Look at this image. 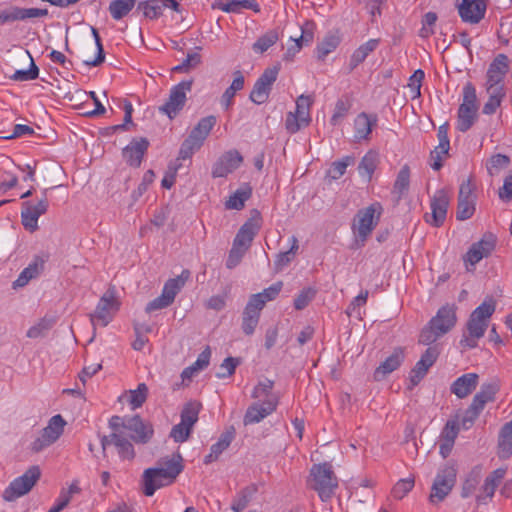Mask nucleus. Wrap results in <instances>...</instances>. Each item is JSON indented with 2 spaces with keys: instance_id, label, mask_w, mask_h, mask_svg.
Segmentation results:
<instances>
[{
  "instance_id": "obj_1",
  "label": "nucleus",
  "mask_w": 512,
  "mask_h": 512,
  "mask_svg": "<svg viewBox=\"0 0 512 512\" xmlns=\"http://www.w3.org/2000/svg\"><path fill=\"white\" fill-rule=\"evenodd\" d=\"M183 469V458L180 454L159 459L156 467L147 468L142 474L143 494L153 496L158 489L172 484Z\"/></svg>"
},
{
  "instance_id": "obj_2",
  "label": "nucleus",
  "mask_w": 512,
  "mask_h": 512,
  "mask_svg": "<svg viewBox=\"0 0 512 512\" xmlns=\"http://www.w3.org/2000/svg\"><path fill=\"white\" fill-rule=\"evenodd\" d=\"M457 307L454 304L442 306L428 324L421 330L419 343L430 345L438 338L448 333L456 324Z\"/></svg>"
},
{
  "instance_id": "obj_3",
  "label": "nucleus",
  "mask_w": 512,
  "mask_h": 512,
  "mask_svg": "<svg viewBox=\"0 0 512 512\" xmlns=\"http://www.w3.org/2000/svg\"><path fill=\"white\" fill-rule=\"evenodd\" d=\"M307 483L323 502L330 500L338 488V478L328 462L314 464L310 469Z\"/></svg>"
},
{
  "instance_id": "obj_4",
  "label": "nucleus",
  "mask_w": 512,
  "mask_h": 512,
  "mask_svg": "<svg viewBox=\"0 0 512 512\" xmlns=\"http://www.w3.org/2000/svg\"><path fill=\"white\" fill-rule=\"evenodd\" d=\"M383 207L379 202L360 209L355 215L352 231L358 241L364 243L378 225Z\"/></svg>"
},
{
  "instance_id": "obj_5",
  "label": "nucleus",
  "mask_w": 512,
  "mask_h": 512,
  "mask_svg": "<svg viewBox=\"0 0 512 512\" xmlns=\"http://www.w3.org/2000/svg\"><path fill=\"white\" fill-rule=\"evenodd\" d=\"M190 275V271L185 269L177 277L168 279L164 284L161 295L150 301L146 305L145 311L151 313L169 307L189 280Z\"/></svg>"
},
{
  "instance_id": "obj_6",
  "label": "nucleus",
  "mask_w": 512,
  "mask_h": 512,
  "mask_svg": "<svg viewBox=\"0 0 512 512\" xmlns=\"http://www.w3.org/2000/svg\"><path fill=\"white\" fill-rule=\"evenodd\" d=\"M457 477V470L454 465L446 464L441 467L433 481L429 501L432 504L442 502L452 491Z\"/></svg>"
},
{
  "instance_id": "obj_7",
  "label": "nucleus",
  "mask_w": 512,
  "mask_h": 512,
  "mask_svg": "<svg viewBox=\"0 0 512 512\" xmlns=\"http://www.w3.org/2000/svg\"><path fill=\"white\" fill-rule=\"evenodd\" d=\"M38 466H31L23 475L15 478L3 492L5 501H14L27 494L40 479Z\"/></svg>"
},
{
  "instance_id": "obj_8",
  "label": "nucleus",
  "mask_w": 512,
  "mask_h": 512,
  "mask_svg": "<svg viewBox=\"0 0 512 512\" xmlns=\"http://www.w3.org/2000/svg\"><path fill=\"white\" fill-rule=\"evenodd\" d=\"M313 101L309 95H300L297 98L295 111L288 112L285 119V127L290 134H294L310 124V108Z\"/></svg>"
},
{
  "instance_id": "obj_9",
  "label": "nucleus",
  "mask_w": 512,
  "mask_h": 512,
  "mask_svg": "<svg viewBox=\"0 0 512 512\" xmlns=\"http://www.w3.org/2000/svg\"><path fill=\"white\" fill-rule=\"evenodd\" d=\"M119 309V303L113 290H108L100 298L95 312L90 314L91 324L95 327L100 325L107 326L113 319L116 311Z\"/></svg>"
},
{
  "instance_id": "obj_10",
  "label": "nucleus",
  "mask_w": 512,
  "mask_h": 512,
  "mask_svg": "<svg viewBox=\"0 0 512 512\" xmlns=\"http://www.w3.org/2000/svg\"><path fill=\"white\" fill-rule=\"evenodd\" d=\"M192 80L181 81L179 84L172 87L170 95L165 104L159 110L166 114L170 119H173L183 109L186 102V94L192 89Z\"/></svg>"
},
{
  "instance_id": "obj_11",
  "label": "nucleus",
  "mask_w": 512,
  "mask_h": 512,
  "mask_svg": "<svg viewBox=\"0 0 512 512\" xmlns=\"http://www.w3.org/2000/svg\"><path fill=\"white\" fill-rule=\"evenodd\" d=\"M495 311L494 301H484L470 315L467 330L470 335L483 337L488 327V320Z\"/></svg>"
},
{
  "instance_id": "obj_12",
  "label": "nucleus",
  "mask_w": 512,
  "mask_h": 512,
  "mask_svg": "<svg viewBox=\"0 0 512 512\" xmlns=\"http://www.w3.org/2000/svg\"><path fill=\"white\" fill-rule=\"evenodd\" d=\"M474 190L475 186L470 178L461 183L456 211L457 220L464 221L473 216L476 209V194Z\"/></svg>"
},
{
  "instance_id": "obj_13",
  "label": "nucleus",
  "mask_w": 512,
  "mask_h": 512,
  "mask_svg": "<svg viewBox=\"0 0 512 512\" xmlns=\"http://www.w3.org/2000/svg\"><path fill=\"white\" fill-rule=\"evenodd\" d=\"M279 69L277 67L266 68L256 80L250 93V100L257 104L265 103L270 95L272 86L277 80Z\"/></svg>"
},
{
  "instance_id": "obj_14",
  "label": "nucleus",
  "mask_w": 512,
  "mask_h": 512,
  "mask_svg": "<svg viewBox=\"0 0 512 512\" xmlns=\"http://www.w3.org/2000/svg\"><path fill=\"white\" fill-rule=\"evenodd\" d=\"M278 405L277 398H270L262 402H255L251 404L244 415L243 423L245 426L259 423L264 418L272 414Z\"/></svg>"
},
{
  "instance_id": "obj_15",
  "label": "nucleus",
  "mask_w": 512,
  "mask_h": 512,
  "mask_svg": "<svg viewBox=\"0 0 512 512\" xmlns=\"http://www.w3.org/2000/svg\"><path fill=\"white\" fill-rule=\"evenodd\" d=\"M448 206L447 193L444 190H438L431 199V215L426 216V221L435 227H440L446 219Z\"/></svg>"
},
{
  "instance_id": "obj_16",
  "label": "nucleus",
  "mask_w": 512,
  "mask_h": 512,
  "mask_svg": "<svg viewBox=\"0 0 512 512\" xmlns=\"http://www.w3.org/2000/svg\"><path fill=\"white\" fill-rule=\"evenodd\" d=\"M487 9L486 0H461L458 12L464 22L479 23L485 16Z\"/></svg>"
},
{
  "instance_id": "obj_17",
  "label": "nucleus",
  "mask_w": 512,
  "mask_h": 512,
  "mask_svg": "<svg viewBox=\"0 0 512 512\" xmlns=\"http://www.w3.org/2000/svg\"><path fill=\"white\" fill-rule=\"evenodd\" d=\"M126 430L130 432L131 439L140 444L148 443L154 434L152 425L138 415L127 417Z\"/></svg>"
},
{
  "instance_id": "obj_18",
  "label": "nucleus",
  "mask_w": 512,
  "mask_h": 512,
  "mask_svg": "<svg viewBox=\"0 0 512 512\" xmlns=\"http://www.w3.org/2000/svg\"><path fill=\"white\" fill-rule=\"evenodd\" d=\"M147 138H133L132 141L122 150V156L125 162L131 167H139L143 157L149 148Z\"/></svg>"
},
{
  "instance_id": "obj_19",
  "label": "nucleus",
  "mask_w": 512,
  "mask_h": 512,
  "mask_svg": "<svg viewBox=\"0 0 512 512\" xmlns=\"http://www.w3.org/2000/svg\"><path fill=\"white\" fill-rule=\"evenodd\" d=\"M47 15V9L12 6L9 9L0 12V25L29 18L45 17Z\"/></svg>"
},
{
  "instance_id": "obj_20",
  "label": "nucleus",
  "mask_w": 512,
  "mask_h": 512,
  "mask_svg": "<svg viewBox=\"0 0 512 512\" xmlns=\"http://www.w3.org/2000/svg\"><path fill=\"white\" fill-rule=\"evenodd\" d=\"M506 474V469L498 468L492 471L484 480L476 496L478 504H487L492 500L497 487L500 485Z\"/></svg>"
},
{
  "instance_id": "obj_21",
  "label": "nucleus",
  "mask_w": 512,
  "mask_h": 512,
  "mask_svg": "<svg viewBox=\"0 0 512 512\" xmlns=\"http://www.w3.org/2000/svg\"><path fill=\"white\" fill-rule=\"evenodd\" d=\"M495 248V241L492 237L483 238L480 241L472 244L467 253L464 256V261L467 265V270L472 271V268L468 267V264L474 267L483 258L488 257Z\"/></svg>"
},
{
  "instance_id": "obj_22",
  "label": "nucleus",
  "mask_w": 512,
  "mask_h": 512,
  "mask_svg": "<svg viewBox=\"0 0 512 512\" xmlns=\"http://www.w3.org/2000/svg\"><path fill=\"white\" fill-rule=\"evenodd\" d=\"M243 161L242 156L236 150H231L223 154L212 168V177H225L237 169Z\"/></svg>"
},
{
  "instance_id": "obj_23",
  "label": "nucleus",
  "mask_w": 512,
  "mask_h": 512,
  "mask_svg": "<svg viewBox=\"0 0 512 512\" xmlns=\"http://www.w3.org/2000/svg\"><path fill=\"white\" fill-rule=\"evenodd\" d=\"M110 445H114L117 448L118 454L122 459L131 460L135 457L134 447L125 434L111 433L108 436H103L101 438L102 449L105 450Z\"/></svg>"
},
{
  "instance_id": "obj_24",
  "label": "nucleus",
  "mask_w": 512,
  "mask_h": 512,
  "mask_svg": "<svg viewBox=\"0 0 512 512\" xmlns=\"http://www.w3.org/2000/svg\"><path fill=\"white\" fill-rule=\"evenodd\" d=\"M478 384L479 375L477 373H466L451 384L450 391L457 398L464 399L476 389Z\"/></svg>"
},
{
  "instance_id": "obj_25",
  "label": "nucleus",
  "mask_w": 512,
  "mask_h": 512,
  "mask_svg": "<svg viewBox=\"0 0 512 512\" xmlns=\"http://www.w3.org/2000/svg\"><path fill=\"white\" fill-rule=\"evenodd\" d=\"M404 350L401 347L395 348L393 353L388 356L375 370L374 378L379 381L388 374L395 371L404 361Z\"/></svg>"
},
{
  "instance_id": "obj_26",
  "label": "nucleus",
  "mask_w": 512,
  "mask_h": 512,
  "mask_svg": "<svg viewBox=\"0 0 512 512\" xmlns=\"http://www.w3.org/2000/svg\"><path fill=\"white\" fill-rule=\"evenodd\" d=\"M46 258L36 255L29 265L23 269L18 278L14 281V287H24L28 282L38 277L44 270Z\"/></svg>"
},
{
  "instance_id": "obj_27",
  "label": "nucleus",
  "mask_w": 512,
  "mask_h": 512,
  "mask_svg": "<svg viewBox=\"0 0 512 512\" xmlns=\"http://www.w3.org/2000/svg\"><path fill=\"white\" fill-rule=\"evenodd\" d=\"M509 69V58L506 54H498L489 65L487 81L495 84L503 83Z\"/></svg>"
},
{
  "instance_id": "obj_28",
  "label": "nucleus",
  "mask_w": 512,
  "mask_h": 512,
  "mask_svg": "<svg viewBox=\"0 0 512 512\" xmlns=\"http://www.w3.org/2000/svg\"><path fill=\"white\" fill-rule=\"evenodd\" d=\"M234 437V427H230L225 432H223L220 435L218 441L211 446L210 453L205 456L204 464H211L212 462L218 460L219 456L230 446Z\"/></svg>"
},
{
  "instance_id": "obj_29",
  "label": "nucleus",
  "mask_w": 512,
  "mask_h": 512,
  "mask_svg": "<svg viewBox=\"0 0 512 512\" xmlns=\"http://www.w3.org/2000/svg\"><path fill=\"white\" fill-rule=\"evenodd\" d=\"M245 78L241 71L233 73V81L221 96L220 104L225 111H228L234 104V97L237 92L244 88Z\"/></svg>"
},
{
  "instance_id": "obj_30",
  "label": "nucleus",
  "mask_w": 512,
  "mask_h": 512,
  "mask_svg": "<svg viewBox=\"0 0 512 512\" xmlns=\"http://www.w3.org/2000/svg\"><path fill=\"white\" fill-rule=\"evenodd\" d=\"M377 124V116L373 114H367L365 112L360 113L354 120V137L357 140H366L372 132V128Z\"/></svg>"
},
{
  "instance_id": "obj_31",
  "label": "nucleus",
  "mask_w": 512,
  "mask_h": 512,
  "mask_svg": "<svg viewBox=\"0 0 512 512\" xmlns=\"http://www.w3.org/2000/svg\"><path fill=\"white\" fill-rule=\"evenodd\" d=\"M448 128V123H444L438 129L437 136L439 140V145L438 147L435 148L434 151L431 152V156L434 159V163L432 164V168L434 170H439L442 167L441 154H448V150L450 147V142L448 138Z\"/></svg>"
},
{
  "instance_id": "obj_32",
  "label": "nucleus",
  "mask_w": 512,
  "mask_h": 512,
  "mask_svg": "<svg viewBox=\"0 0 512 512\" xmlns=\"http://www.w3.org/2000/svg\"><path fill=\"white\" fill-rule=\"evenodd\" d=\"M259 226L252 220L245 222L237 232L233 245L248 250L254 237L258 233Z\"/></svg>"
},
{
  "instance_id": "obj_33",
  "label": "nucleus",
  "mask_w": 512,
  "mask_h": 512,
  "mask_svg": "<svg viewBox=\"0 0 512 512\" xmlns=\"http://www.w3.org/2000/svg\"><path fill=\"white\" fill-rule=\"evenodd\" d=\"M499 389L500 386L497 381L483 383L480 390L474 395L472 403L483 410L487 403L495 400V396Z\"/></svg>"
},
{
  "instance_id": "obj_34",
  "label": "nucleus",
  "mask_w": 512,
  "mask_h": 512,
  "mask_svg": "<svg viewBox=\"0 0 512 512\" xmlns=\"http://www.w3.org/2000/svg\"><path fill=\"white\" fill-rule=\"evenodd\" d=\"M378 44V39H370L364 44L360 45L351 55L349 61V70L353 71L361 63H363L368 55L377 48Z\"/></svg>"
},
{
  "instance_id": "obj_35",
  "label": "nucleus",
  "mask_w": 512,
  "mask_h": 512,
  "mask_svg": "<svg viewBox=\"0 0 512 512\" xmlns=\"http://www.w3.org/2000/svg\"><path fill=\"white\" fill-rule=\"evenodd\" d=\"M498 449L500 458L506 459L512 455V420L506 423L500 431Z\"/></svg>"
},
{
  "instance_id": "obj_36",
  "label": "nucleus",
  "mask_w": 512,
  "mask_h": 512,
  "mask_svg": "<svg viewBox=\"0 0 512 512\" xmlns=\"http://www.w3.org/2000/svg\"><path fill=\"white\" fill-rule=\"evenodd\" d=\"M216 122L217 119L213 115L200 119L197 125L190 132L189 136H194V139L203 144Z\"/></svg>"
},
{
  "instance_id": "obj_37",
  "label": "nucleus",
  "mask_w": 512,
  "mask_h": 512,
  "mask_svg": "<svg viewBox=\"0 0 512 512\" xmlns=\"http://www.w3.org/2000/svg\"><path fill=\"white\" fill-rule=\"evenodd\" d=\"M66 421L60 414L50 418L47 426L41 430L54 443L60 438L64 432Z\"/></svg>"
},
{
  "instance_id": "obj_38",
  "label": "nucleus",
  "mask_w": 512,
  "mask_h": 512,
  "mask_svg": "<svg viewBox=\"0 0 512 512\" xmlns=\"http://www.w3.org/2000/svg\"><path fill=\"white\" fill-rule=\"evenodd\" d=\"M482 477V467L475 466L466 477L461 491L463 498H468L476 491Z\"/></svg>"
},
{
  "instance_id": "obj_39",
  "label": "nucleus",
  "mask_w": 512,
  "mask_h": 512,
  "mask_svg": "<svg viewBox=\"0 0 512 512\" xmlns=\"http://www.w3.org/2000/svg\"><path fill=\"white\" fill-rule=\"evenodd\" d=\"M289 242L291 244L290 249L285 252H280L276 256L274 265L277 271H281L290 264L299 249L298 239L295 236H291Z\"/></svg>"
},
{
  "instance_id": "obj_40",
  "label": "nucleus",
  "mask_w": 512,
  "mask_h": 512,
  "mask_svg": "<svg viewBox=\"0 0 512 512\" xmlns=\"http://www.w3.org/2000/svg\"><path fill=\"white\" fill-rule=\"evenodd\" d=\"M134 5L135 0H113L108 10L113 19L120 20L129 14Z\"/></svg>"
},
{
  "instance_id": "obj_41",
  "label": "nucleus",
  "mask_w": 512,
  "mask_h": 512,
  "mask_svg": "<svg viewBox=\"0 0 512 512\" xmlns=\"http://www.w3.org/2000/svg\"><path fill=\"white\" fill-rule=\"evenodd\" d=\"M257 488L255 485L248 486L241 490V492L233 499L231 509L234 512H243V510L250 503L253 495L256 493Z\"/></svg>"
},
{
  "instance_id": "obj_42",
  "label": "nucleus",
  "mask_w": 512,
  "mask_h": 512,
  "mask_svg": "<svg viewBox=\"0 0 512 512\" xmlns=\"http://www.w3.org/2000/svg\"><path fill=\"white\" fill-rule=\"evenodd\" d=\"M279 35L275 30H269L262 36H260L253 44L252 49L256 53H264L270 47L277 43Z\"/></svg>"
},
{
  "instance_id": "obj_43",
  "label": "nucleus",
  "mask_w": 512,
  "mask_h": 512,
  "mask_svg": "<svg viewBox=\"0 0 512 512\" xmlns=\"http://www.w3.org/2000/svg\"><path fill=\"white\" fill-rule=\"evenodd\" d=\"M410 184V168L408 165H404L398 172L397 178L393 186V193L397 194L398 198H401L409 188Z\"/></svg>"
},
{
  "instance_id": "obj_44",
  "label": "nucleus",
  "mask_w": 512,
  "mask_h": 512,
  "mask_svg": "<svg viewBox=\"0 0 512 512\" xmlns=\"http://www.w3.org/2000/svg\"><path fill=\"white\" fill-rule=\"evenodd\" d=\"M477 119V111L472 109H458L457 129L461 132L468 131Z\"/></svg>"
},
{
  "instance_id": "obj_45",
  "label": "nucleus",
  "mask_w": 512,
  "mask_h": 512,
  "mask_svg": "<svg viewBox=\"0 0 512 512\" xmlns=\"http://www.w3.org/2000/svg\"><path fill=\"white\" fill-rule=\"evenodd\" d=\"M378 163V156L375 152H368L360 161L358 166L359 174L371 179Z\"/></svg>"
},
{
  "instance_id": "obj_46",
  "label": "nucleus",
  "mask_w": 512,
  "mask_h": 512,
  "mask_svg": "<svg viewBox=\"0 0 512 512\" xmlns=\"http://www.w3.org/2000/svg\"><path fill=\"white\" fill-rule=\"evenodd\" d=\"M200 409L201 404L198 402L187 403L181 412V422L193 428L194 424L198 421Z\"/></svg>"
},
{
  "instance_id": "obj_47",
  "label": "nucleus",
  "mask_w": 512,
  "mask_h": 512,
  "mask_svg": "<svg viewBox=\"0 0 512 512\" xmlns=\"http://www.w3.org/2000/svg\"><path fill=\"white\" fill-rule=\"evenodd\" d=\"M250 196V189H238L225 202V207L227 209L241 210Z\"/></svg>"
},
{
  "instance_id": "obj_48",
  "label": "nucleus",
  "mask_w": 512,
  "mask_h": 512,
  "mask_svg": "<svg viewBox=\"0 0 512 512\" xmlns=\"http://www.w3.org/2000/svg\"><path fill=\"white\" fill-rule=\"evenodd\" d=\"M463 101L459 108L472 109L478 111L476 89L471 82H468L463 87Z\"/></svg>"
},
{
  "instance_id": "obj_49",
  "label": "nucleus",
  "mask_w": 512,
  "mask_h": 512,
  "mask_svg": "<svg viewBox=\"0 0 512 512\" xmlns=\"http://www.w3.org/2000/svg\"><path fill=\"white\" fill-rule=\"evenodd\" d=\"M25 55L30 59V68L28 70H16L11 76V79L14 81H29L38 78L39 69L28 50L25 51Z\"/></svg>"
},
{
  "instance_id": "obj_50",
  "label": "nucleus",
  "mask_w": 512,
  "mask_h": 512,
  "mask_svg": "<svg viewBox=\"0 0 512 512\" xmlns=\"http://www.w3.org/2000/svg\"><path fill=\"white\" fill-rule=\"evenodd\" d=\"M202 143L194 139V136H188L181 144L178 160L190 159L193 154L202 147Z\"/></svg>"
},
{
  "instance_id": "obj_51",
  "label": "nucleus",
  "mask_w": 512,
  "mask_h": 512,
  "mask_svg": "<svg viewBox=\"0 0 512 512\" xmlns=\"http://www.w3.org/2000/svg\"><path fill=\"white\" fill-rule=\"evenodd\" d=\"M273 385H274V382L269 379L260 381L253 389V392L251 395L252 398H254V399L264 398V400H269L270 398H277L272 393Z\"/></svg>"
},
{
  "instance_id": "obj_52",
  "label": "nucleus",
  "mask_w": 512,
  "mask_h": 512,
  "mask_svg": "<svg viewBox=\"0 0 512 512\" xmlns=\"http://www.w3.org/2000/svg\"><path fill=\"white\" fill-rule=\"evenodd\" d=\"M283 287V283L278 281L272 284L270 287L264 289L262 292L251 295L252 298H257L262 302V306L264 307L268 301L274 300L279 293L281 292Z\"/></svg>"
},
{
  "instance_id": "obj_53",
  "label": "nucleus",
  "mask_w": 512,
  "mask_h": 512,
  "mask_svg": "<svg viewBox=\"0 0 512 512\" xmlns=\"http://www.w3.org/2000/svg\"><path fill=\"white\" fill-rule=\"evenodd\" d=\"M339 45L338 37L334 35L326 36L317 46V57L324 60L327 55L333 52Z\"/></svg>"
},
{
  "instance_id": "obj_54",
  "label": "nucleus",
  "mask_w": 512,
  "mask_h": 512,
  "mask_svg": "<svg viewBox=\"0 0 512 512\" xmlns=\"http://www.w3.org/2000/svg\"><path fill=\"white\" fill-rule=\"evenodd\" d=\"M414 478L400 479L392 489V495L395 499H403L414 487Z\"/></svg>"
},
{
  "instance_id": "obj_55",
  "label": "nucleus",
  "mask_w": 512,
  "mask_h": 512,
  "mask_svg": "<svg viewBox=\"0 0 512 512\" xmlns=\"http://www.w3.org/2000/svg\"><path fill=\"white\" fill-rule=\"evenodd\" d=\"M139 7L143 9L145 17L149 19H157L162 15L163 4L159 0H149L140 3Z\"/></svg>"
},
{
  "instance_id": "obj_56",
  "label": "nucleus",
  "mask_w": 512,
  "mask_h": 512,
  "mask_svg": "<svg viewBox=\"0 0 512 512\" xmlns=\"http://www.w3.org/2000/svg\"><path fill=\"white\" fill-rule=\"evenodd\" d=\"M354 163V157L346 156L340 161H335L332 163L329 169V175L332 179H339L344 175L346 169L349 165Z\"/></svg>"
},
{
  "instance_id": "obj_57",
  "label": "nucleus",
  "mask_w": 512,
  "mask_h": 512,
  "mask_svg": "<svg viewBox=\"0 0 512 512\" xmlns=\"http://www.w3.org/2000/svg\"><path fill=\"white\" fill-rule=\"evenodd\" d=\"M425 73L423 70H416L409 78L408 88L410 89L413 99L421 96V86L424 80Z\"/></svg>"
},
{
  "instance_id": "obj_58",
  "label": "nucleus",
  "mask_w": 512,
  "mask_h": 512,
  "mask_svg": "<svg viewBox=\"0 0 512 512\" xmlns=\"http://www.w3.org/2000/svg\"><path fill=\"white\" fill-rule=\"evenodd\" d=\"M38 219L39 218L33 214V212L28 209V207L22 206L21 223L26 230L30 232H35L38 230Z\"/></svg>"
},
{
  "instance_id": "obj_59",
  "label": "nucleus",
  "mask_w": 512,
  "mask_h": 512,
  "mask_svg": "<svg viewBox=\"0 0 512 512\" xmlns=\"http://www.w3.org/2000/svg\"><path fill=\"white\" fill-rule=\"evenodd\" d=\"M509 162V157L506 155H493L487 163V170L490 175H494L498 173L502 168H505L509 164Z\"/></svg>"
},
{
  "instance_id": "obj_60",
  "label": "nucleus",
  "mask_w": 512,
  "mask_h": 512,
  "mask_svg": "<svg viewBox=\"0 0 512 512\" xmlns=\"http://www.w3.org/2000/svg\"><path fill=\"white\" fill-rule=\"evenodd\" d=\"M482 411V409L471 402L469 407L464 411L463 417L461 419L462 428L465 430L469 429Z\"/></svg>"
},
{
  "instance_id": "obj_61",
  "label": "nucleus",
  "mask_w": 512,
  "mask_h": 512,
  "mask_svg": "<svg viewBox=\"0 0 512 512\" xmlns=\"http://www.w3.org/2000/svg\"><path fill=\"white\" fill-rule=\"evenodd\" d=\"M148 388L146 384L141 383L136 390L130 392V404L133 409L139 408L147 398Z\"/></svg>"
},
{
  "instance_id": "obj_62",
  "label": "nucleus",
  "mask_w": 512,
  "mask_h": 512,
  "mask_svg": "<svg viewBox=\"0 0 512 512\" xmlns=\"http://www.w3.org/2000/svg\"><path fill=\"white\" fill-rule=\"evenodd\" d=\"M459 433V422L457 419L448 420L441 432V440L455 442Z\"/></svg>"
},
{
  "instance_id": "obj_63",
  "label": "nucleus",
  "mask_w": 512,
  "mask_h": 512,
  "mask_svg": "<svg viewBox=\"0 0 512 512\" xmlns=\"http://www.w3.org/2000/svg\"><path fill=\"white\" fill-rule=\"evenodd\" d=\"M53 324L54 322L52 320L43 318L36 325L30 327L26 335L29 338H38L50 330Z\"/></svg>"
},
{
  "instance_id": "obj_64",
  "label": "nucleus",
  "mask_w": 512,
  "mask_h": 512,
  "mask_svg": "<svg viewBox=\"0 0 512 512\" xmlns=\"http://www.w3.org/2000/svg\"><path fill=\"white\" fill-rule=\"evenodd\" d=\"M316 291L313 288L303 289L294 299V307L296 310H302L313 300Z\"/></svg>"
}]
</instances>
